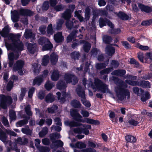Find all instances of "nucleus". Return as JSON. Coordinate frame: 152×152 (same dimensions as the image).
Instances as JSON below:
<instances>
[{
  "label": "nucleus",
  "mask_w": 152,
  "mask_h": 152,
  "mask_svg": "<svg viewBox=\"0 0 152 152\" xmlns=\"http://www.w3.org/2000/svg\"><path fill=\"white\" fill-rule=\"evenodd\" d=\"M70 114L73 120L76 121L83 123L86 122L95 125H99L100 124V122L97 120H94L88 118H86L85 120L82 119V116L76 109H74L71 111Z\"/></svg>",
  "instance_id": "1"
},
{
  "label": "nucleus",
  "mask_w": 152,
  "mask_h": 152,
  "mask_svg": "<svg viewBox=\"0 0 152 152\" xmlns=\"http://www.w3.org/2000/svg\"><path fill=\"white\" fill-rule=\"evenodd\" d=\"M34 14V12L31 10L21 8L19 11L16 10L13 11L11 15V19L13 22L16 23L19 20L20 15L31 16Z\"/></svg>",
  "instance_id": "2"
},
{
  "label": "nucleus",
  "mask_w": 152,
  "mask_h": 152,
  "mask_svg": "<svg viewBox=\"0 0 152 152\" xmlns=\"http://www.w3.org/2000/svg\"><path fill=\"white\" fill-rule=\"evenodd\" d=\"M12 42V43H9L5 42V46L8 50L14 51L16 53H21L22 51L24 50V46L22 42L19 40V41Z\"/></svg>",
  "instance_id": "3"
},
{
  "label": "nucleus",
  "mask_w": 152,
  "mask_h": 152,
  "mask_svg": "<svg viewBox=\"0 0 152 152\" xmlns=\"http://www.w3.org/2000/svg\"><path fill=\"white\" fill-rule=\"evenodd\" d=\"M115 92L118 99L122 101L126 99L127 96L128 99L130 98V94L129 90L122 86L117 87L115 89Z\"/></svg>",
  "instance_id": "4"
},
{
  "label": "nucleus",
  "mask_w": 152,
  "mask_h": 152,
  "mask_svg": "<svg viewBox=\"0 0 152 152\" xmlns=\"http://www.w3.org/2000/svg\"><path fill=\"white\" fill-rule=\"evenodd\" d=\"M126 83L133 86H137L143 88H150V83L148 81L140 80L139 81L132 80H126Z\"/></svg>",
  "instance_id": "5"
},
{
  "label": "nucleus",
  "mask_w": 152,
  "mask_h": 152,
  "mask_svg": "<svg viewBox=\"0 0 152 152\" xmlns=\"http://www.w3.org/2000/svg\"><path fill=\"white\" fill-rule=\"evenodd\" d=\"M91 86L93 89L96 88L104 94L105 93L107 87V85L98 78L95 80L94 83L91 81Z\"/></svg>",
  "instance_id": "6"
},
{
  "label": "nucleus",
  "mask_w": 152,
  "mask_h": 152,
  "mask_svg": "<svg viewBox=\"0 0 152 152\" xmlns=\"http://www.w3.org/2000/svg\"><path fill=\"white\" fill-rule=\"evenodd\" d=\"M1 96L0 106L3 109H6L7 108V104H10L12 103V99L9 96H6L4 94H1Z\"/></svg>",
  "instance_id": "7"
},
{
  "label": "nucleus",
  "mask_w": 152,
  "mask_h": 152,
  "mask_svg": "<svg viewBox=\"0 0 152 152\" xmlns=\"http://www.w3.org/2000/svg\"><path fill=\"white\" fill-rule=\"evenodd\" d=\"M64 78L67 84L72 82V84L75 85L78 81L77 77L75 75L70 73H66L64 75Z\"/></svg>",
  "instance_id": "8"
},
{
  "label": "nucleus",
  "mask_w": 152,
  "mask_h": 152,
  "mask_svg": "<svg viewBox=\"0 0 152 152\" xmlns=\"http://www.w3.org/2000/svg\"><path fill=\"white\" fill-rule=\"evenodd\" d=\"M99 25L100 28H102L103 27L106 26L107 25L110 27L112 23V22L109 19L106 18H104L102 17H100L99 20Z\"/></svg>",
  "instance_id": "9"
},
{
  "label": "nucleus",
  "mask_w": 152,
  "mask_h": 152,
  "mask_svg": "<svg viewBox=\"0 0 152 152\" xmlns=\"http://www.w3.org/2000/svg\"><path fill=\"white\" fill-rule=\"evenodd\" d=\"M10 30L9 26L8 25H6L2 29V31L0 30V35L4 38L8 37L9 39Z\"/></svg>",
  "instance_id": "10"
},
{
  "label": "nucleus",
  "mask_w": 152,
  "mask_h": 152,
  "mask_svg": "<svg viewBox=\"0 0 152 152\" xmlns=\"http://www.w3.org/2000/svg\"><path fill=\"white\" fill-rule=\"evenodd\" d=\"M138 6L141 11L148 13L152 11V8L147 5H145L141 3H138Z\"/></svg>",
  "instance_id": "11"
},
{
  "label": "nucleus",
  "mask_w": 152,
  "mask_h": 152,
  "mask_svg": "<svg viewBox=\"0 0 152 152\" xmlns=\"http://www.w3.org/2000/svg\"><path fill=\"white\" fill-rule=\"evenodd\" d=\"M54 39L56 42L61 43L62 42L64 39V37L62 35V32H58L55 34Z\"/></svg>",
  "instance_id": "12"
},
{
  "label": "nucleus",
  "mask_w": 152,
  "mask_h": 152,
  "mask_svg": "<svg viewBox=\"0 0 152 152\" xmlns=\"http://www.w3.org/2000/svg\"><path fill=\"white\" fill-rule=\"evenodd\" d=\"M73 131L74 133L77 134H81L83 133L86 135H88L89 134V130L84 128L78 127L75 128Z\"/></svg>",
  "instance_id": "13"
},
{
  "label": "nucleus",
  "mask_w": 152,
  "mask_h": 152,
  "mask_svg": "<svg viewBox=\"0 0 152 152\" xmlns=\"http://www.w3.org/2000/svg\"><path fill=\"white\" fill-rule=\"evenodd\" d=\"M56 88L59 90H64L67 87V83L63 80H60L57 82Z\"/></svg>",
  "instance_id": "14"
},
{
  "label": "nucleus",
  "mask_w": 152,
  "mask_h": 152,
  "mask_svg": "<svg viewBox=\"0 0 152 152\" xmlns=\"http://www.w3.org/2000/svg\"><path fill=\"white\" fill-rule=\"evenodd\" d=\"M58 56L56 53L54 52L51 53L49 58L51 64L53 65H56L58 61Z\"/></svg>",
  "instance_id": "15"
},
{
  "label": "nucleus",
  "mask_w": 152,
  "mask_h": 152,
  "mask_svg": "<svg viewBox=\"0 0 152 152\" xmlns=\"http://www.w3.org/2000/svg\"><path fill=\"white\" fill-rule=\"evenodd\" d=\"M24 64V62L22 60H18L14 65L13 69L15 71H18L20 69H22Z\"/></svg>",
  "instance_id": "16"
},
{
  "label": "nucleus",
  "mask_w": 152,
  "mask_h": 152,
  "mask_svg": "<svg viewBox=\"0 0 152 152\" xmlns=\"http://www.w3.org/2000/svg\"><path fill=\"white\" fill-rule=\"evenodd\" d=\"M138 115H131L130 118L131 119H130L128 121L129 124L133 126H137L139 123V122L137 120H135L134 119H135V118H137Z\"/></svg>",
  "instance_id": "17"
},
{
  "label": "nucleus",
  "mask_w": 152,
  "mask_h": 152,
  "mask_svg": "<svg viewBox=\"0 0 152 152\" xmlns=\"http://www.w3.org/2000/svg\"><path fill=\"white\" fill-rule=\"evenodd\" d=\"M106 53L109 56H112L115 52V49L114 47L107 45L105 48Z\"/></svg>",
  "instance_id": "18"
},
{
  "label": "nucleus",
  "mask_w": 152,
  "mask_h": 152,
  "mask_svg": "<svg viewBox=\"0 0 152 152\" xmlns=\"http://www.w3.org/2000/svg\"><path fill=\"white\" fill-rule=\"evenodd\" d=\"M71 10L68 9H66L62 14V17L66 21L70 20L72 17Z\"/></svg>",
  "instance_id": "19"
},
{
  "label": "nucleus",
  "mask_w": 152,
  "mask_h": 152,
  "mask_svg": "<svg viewBox=\"0 0 152 152\" xmlns=\"http://www.w3.org/2000/svg\"><path fill=\"white\" fill-rule=\"evenodd\" d=\"M60 75L57 70L54 69L51 75V80L53 81H57L59 78Z\"/></svg>",
  "instance_id": "20"
},
{
  "label": "nucleus",
  "mask_w": 152,
  "mask_h": 152,
  "mask_svg": "<svg viewBox=\"0 0 152 152\" xmlns=\"http://www.w3.org/2000/svg\"><path fill=\"white\" fill-rule=\"evenodd\" d=\"M44 80L40 75L37 76L33 80V85L35 86L36 85L38 86H40Z\"/></svg>",
  "instance_id": "21"
},
{
  "label": "nucleus",
  "mask_w": 152,
  "mask_h": 152,
  "mask_svg": "<svg viewBox=\"0 0 152 152\" xmlns=\"http://www.w3.org/2000/svg\"><path fill=\"white\" fill-rule=\"evenodd\" d=\"M32 66L33 68V72L34 74L38 75L41 71V66L40 64L37 63H34Z\"/></svg>",
  "instance_id": "22"
},
{
  "label": "nucleus",
  "mask_w": 152,
  "mask_h": 152,
  "mask_svg": "<svg viewBox=\"0 0 152 152\" xmlns=\"http://www.w3.org/2000/svg\"><path fill=\"white\" fill-rule=\"evenodd\" d=\"M111 28L109 30L110 33L114 34H119L121 32V30L120 28H115L114 26L112 23L110 26Z\"/></svg>",
  "instance_id": "23"
},
{
  "label": "nucleus",
  "mask_w": 152,
  "mask_h": 152,
  "mask_svg": "<svg viewBox=\"0 0 152 152\" xmlns=\"http://www.w3.org/2000/svg\"><path fill=\"white\" fill-rule=\"evenodd\" d=\"M76 122L74 121H67L66 122L67 125L71 127H79L82 126V124L80 123V122L76 121Z\"/></svg>",
  "instance_id": "24"
},
{
  "label": "nucleus",
  "mask_w": 152,
  "mask_h": 152,
  "mask_svg": "<svg viewBox=\"0 0 152 152\" xmlns=\"http://www.w3.org/2000/svg\"><path fill=\"white\" fill-rule=\"evenodd\" d=\"M109 59L107 58V60L104 63H97L96 66V67L97 69H104L105 68L109 63Z\"/></svg>",
  "instance_id": "25"
},
{
  "label": "nucleus",
  "mask_w": 152,
  "mask_h": 152,
  "mask_svg": "<svg viewBox=\"0 0 152 152\" xmlns=\"http://www.w3.org/2000/svg\"><path fill=\"white\" fill-rule=\"evenodd\" d=\"M115 14L121 20H128L129 16L124 12L120 11L118 13L116 12Z\"/></svg>",
  "instance_id": "26"
},
{
  "label": "nucleus",
  "mask_w": 152,
  "mask_h": 152,
  "mask_svg": "<svg viewBox=\"0 0 152 152\" xmlns=\"http://www.w3.org/2000/svg\"><path fill=\"white\" fill-rule=\"evenodd\" d=\"M78 96L82 98H85V91L80 86L77 88L76 89Z\"/></svg>",
  "instance_id": "27"
},
{
  "label": "nucleus",
  "mask_w": 152,
  "mask_h": 152,
  "mask_svg": "<svg viewBox=\"0 0 152 152\" xmlns=\"http://www.w3.org/2000/svg\"><path fill=\"white\" fill-rule=\"evenodd\" d=\"M78 33V32L77 31H75L72 32L67 37L66 41L67 42H71L73 39L75 38L77 36L76 34Z\"/></svg>",
  "instance_id": "28"
},
{
  "label": "nucleus",
  "mask_w": 152,
  "mask_h": 152,
  "mask_svg": "<svg viewBox=\"0 0 152 152\" xmlns=\"http://www.w3.org/2000/svg\"><path fill=\"white\" fill-rule=\"evenodd\" d=\"M24 37L26 39H35V35L33 33L31 30H27L25 32Z\"/></svg>",
  "instance_id": "29"
},
{
  "label": "nucleus",
  "mask_w": 152,
  "mask_h": 152,
  "mask_svg": "<svg viewBox=\"0 0 152 152\" xmlns=\"http://www.w3.org/2000/svg\"><path fill=\"white\" fill-rule=\"evenodd\" d=\"M55 100V98L52 94L49 93L45 96V101L47 103H51Z\"/></svg>",
  "instance_id": "30"
},
{
  "label": "nucleus",
  "mask_w": 152,
  "mask_h": 152,
  "mask_svg": "<svg viewBox=\"0 0 152 152\" xmlns=\"http://www.w3.org/2000/svg\"><path fill=\"white\" fill-rule=\"evenodd\" d=\"M15 57V54L13 53H10L8 54L9 60V66L10 67H12L14 63V60Z\"/></svg>",
  "instance_id": "31"
},
{
  "label": "nucleus",
  "mask_w": 152,
  "mask_h": 152,
  "mask_svg": "<svg viewBox=\"0 0 152 152\" xmlns=\"http://www.w3.org/2000/svg\"><path fill=\"white\" fill-rule=\"evenodd\" d=\"M125 139L127 142L134 143L136 142L137 140L135 137L131 135L125 136Z\"/></svg>",
  "instance_id": "32"
},
{
  "label": "nucleus",
  "mask_w": 152,
  "mask_h": 152,
  "mask_svg": "<svg viewBox=\"0 0 152 152\" xmlns=\"http://www.w3.org/2000/svg\"><path fill=\"white\" fill-rule=\"evenodd\" d=\"M21 35L19 33H18L15 35L12 34H10L9 37V39L11 40L12 42L18 41L16 39H19Z\"/></svg>",
  "instance_id": "33"
},
{
  "label": "nucleus",
  "mask_w": 152,
  "mask_h": 152,
  "mask_svg": "<svg viewBox=\"0 0 152 152\" xmlns=\"http://www.w3.org/2000/svg\"><path fill=\"white\" fill-rule=\"evenodd\" d=\"M36 47L33 44L29 43L27 46V49L31 53L34 54L36 50Z\"/></svg>",
  "instance_id": "34"
},
{
  "label": "nucleus",
  "mask_w": 152,
  "mask_h": 152,
  "mask_svg": "<svg viewBox=\"0 0 152 152\" xmlns=\"http://www.w3.org/2000/svg\"><path fill=\"white\" fill-rule=\"evenodd\" d=\"M7 133L0 128V140L3 142H6L7 139Z\"/></svg>",
  "instance_id": "35"
},
{
  "label": "nucleus",
  "mask_w": 152,
  "mask_h": 152,
  "mask_svg": "<svg viewBox=\"0 0 152 152\" xmlns=\"http://www.w3.org/2000/svg\"><path fill=\"white\" fill-rule=\"evenodd\" d=\"M71 104L73 107L77 108H80L82 105L80 102L75 99L72 101Z\"/></svg>",
  "instance_id": "36"
},
{
  "label": "nucleus",
  "mask_w": 152,
  "mask_h": 152,
  "mask_svg": "<svg viewBox=\"0 0 152 152\" xmlns=\"http://www.w3.org/2000/svg\"><path fill=\"white\" fill-rule=\"evenodd\" d=\"M53 45L50 41L44 44L42 46V49L43 51L50 50L53 48Z\"/></svg>",
  "instance_id": "37"
},
{
  "label": "nucleus",
  "mask_w": 152,
  "mask_h": 152,
  "mask_svg": "<svg viewBox=\"0 0 152 152\" xmlns=\"http://www.w3.org/2000/svg\"><path fill=\"white\" fill-rule=\"evenodd\" d=\"M49 42V40L48 38L45 37H41L38 40V43L39 45L42 46L46 43Z\"/></svg>",
  "instance_id": "38"
},
{
  "label": "nucleus",
  "mask_w": 152,
  "mask_h": 152,
  "mask_svg": "<svg viewBox=\"0 0 152 152\" xmlns=\"http://www.w3.org/2000/svg\"><path fill=\"white\" fill-rule=\"evenodd\" d=\"M112 37L107 35H104L103 37V42L106 44H109L112 42Z\"/></svg>",
  "instance_id": "39"
},
{
  "label": "nucleus",
  "mask_w": 152,
  "mask_h": 152,
  "mask_svg": "<svg viewBox=\"0 0 152 152\" xmlns=\"http://www.w3.org/2000/svg\"><path fill=\"white\" fill-rule=\"evenodd\" d=\"M49 56L48 55H45L42 60V65L43 66H46L49 62Z\"/></svg>",
  "instance_id": "40"
},
{
  "label": "nucleus",
  "mask_w": 152,
  "mask_h": 152,
  "mask_svg": "<svg viewBox=\"0 0 152 152\" xmlns=\"http://www.w3.org/2000/svg\"><path fill=\"white\" fill-rule=\"evenodd\" d=\"M21 131L23 133L28 135H31L32 132L28 126H26V128H22Z\"/></svg>",
  "instance_id": "41"
},
{
  "label": "nucleus",
  "mask_w": 152,
  "mask_h": 152,
  "mask_svg": "<svg viewBox=\"0 0 152 152\" xmlns=\"http://www.w3.org/2000/svg\"><path fill=\"white\" fill-rule=\"evenodd\" d=\"M0 127H1L4 130V131H5L7 134L14 137L16 136L17 134L14 132L5 129L1 124V126H0Z\"/></svg>",
  "instance_id": "42"
},
{
  "label": "nucleus",
  "mask_w": 152,
  "mask_h": 152,
  "mask_svg": "<svg viewBox=\"0 0 152 152\" xmlns=\"http://www.w3.org/2000/svg\"><path fill=\"white\" fill-rule=\"evenodd\" d=\"M48 132V129L46 127H44L42 130L39 132V136L41 137H43L46 135Z\"/></svg>",
  "instance_id": "43"
},
{
  "label": "nucleus",
  "mask_w": 152,
  "mask_h": 152,
  "mask_svg": "<svg viewBox=\"0 0 152 152\" xmlns=\"http://www.w3.org/2000/svg\"><path fill=\"white\" fill-rule=\"evenodd\" d=\"M91 48V45L90 43L88 42H86L84 44L83 46V50L84 51L88 53Z\"/></svg>",
  "instance_id": "44"
},
{
  "label": "nucleus",
  "mask_w": 152,
  "mask_h": 152,
  "mask_svg": "<svg viewBox=\"0 0 152 152\" xmlns=\"http://www.w3.org/2000/svg\"><path fill=\"white\" fill-rule=\"evenodd\" d=\"M49 2L46 1L43 3L42 6V9L43 11H46L49 9Z\"/></svg>",
  "instance_id": "45"
},
{
  "label": "nucleus",
  "mask_w": 152,
  "mask_h": 152,
  "mask_svg": "<svg viewBox=\"0 0 152 152\" xmlns=\"http://www.w3.org/2000/svg\"><path fill=\"white\" fill-rule=\"evenodd\" d=\"M26 114L29 116H31L32 115V113L31 110V106L28 104L24 108Z\"/></svg>",
  "instance_id": "46"
},
{
  "label": "nucleus",
  "mask_w": 152,
  "mask_h": 152,
  "mask_svg": "<svg viewBox=\"0 0 152 152\" xmlns=\"http://www.w3.org/2000/svg\"><path fill=\"white\" fill-rule=\"evenodd\" d=\"M52 142L53 143H56L57 144L54 145L55 147H61L64 145L63 142L61 140H56L52 141Z\"/></svg>",
  "instance_id": "47"
},
{
  "label": "nucleus",
  "mask_w": 152,
  "mask_h": 152,
  "mask_svg": "<svg viewBox=\"0 0 152 152\" xmlns=\"http://www.w3.org/2000/svg\"><path fill=\"white\" fill-rule=\"evenodd\" d=\"M46 31L48 34L52 35L53 34L54 31L53 29L52 24L50 23L48 26L47 28Z\"/></svg>",
  "instance_id": "48"
},
{
  "label": "nucleus",
  "mask_w": 152,
  "mask_h": 152,
  "mask_svg": "<svg viewBox=\"0 0 152 152\" xmlns=\"http://www.w3.org/2000/svg\"><path fill=\"white\" fill-rule=\"evenodd\" d=\"M60 134L57 132L53 133L50 134V137L51 140L53 141L56 140V138L59 139L60 138Z\"/></svg>",
  "instance_id": "49"
},
{
  "label": "nucleus",
  "mask_w": 152,
  "mask_h": 152,
  "mask_svg": "<svg viewBox=\"0 0 152 152\" xmlns=\"http://www.w3.org/2000/svg\"><path fill=\"white\" fill-rule=\"evenodd\" d=\"M113 67H109L105 68L100 72L101 75H102L104 74H107L110 73L113 70Z\"/></svg>",
  "instance_id": "50"
},
{
  "label": "nucleus",
  "mask_w": 152,
  "mask_h": 152,
  "mask_svg": "<svg viewBox=\"0 0 152 152\" xmlns=\"http://www.w3.org/2000/svg\"><path fill=\"white\" fill-rule=\"evenodd\" d=\"M81 101L83 104L86 107H89L91 106V104L88 100L86 99V97L85 98H82L81 99Z\"/></svg>",
  "instance_id": "51"
},
{
  "label": "nucleus",
  "mask_w": 152,
  "mask_h": 152,
  "mask_svg": "<svg viewBox=\"0 0 152 152\" xmlns=\"http://www.w3.org/2000/svg\"><path fill=\"white\" fill-rule=\"evenodd\" d=\"M152 24V19L147 20H143L141 23V25L145 27L149 26Z\"/></svg>",
  "instance_id": "52"
},
{
  "label": "nucleus",
  "mask_w": 152,
  "mask_h": 152,
  "mask_svg": "<svg viewBox=\"0 0 152 152\" xmlns=\"http://www.w3.org/2000/svg\"><path fill=\"white\" fill-rule=\"evenodd\" d=\"M136 47L138 48L139 49L142 50H147L149 48L148 46H143L141 45L140 43H137L136 44Z\"/></svg>",
  "instance_id": "53"
},
{
  "label": "nucleus",
  "mask_w": 152,
  "mask_h": 152,
  "mask_svg": "<svg viewBox=\"0 0 152 152\" xmlns=\"http://www.w3.org/2000/svg\"><path fill=\"white\" fill-rule=\"evenodd\" d=\"M28 123V121L26 120H20L17 122L16 123V126L17 127H18V125L20 127H22L23 126L26 125Z\"/></svg>",
  "instance_id": "54"
},
{
  "label": "nucleus",
  "mask_w": 152,
  "mask_h": 152,
  "mask_svg": "<svg viewBox=\"0 0 152 152\" xmlns=\"http://www.w3.org/2000/svg\"><path fill=\"white\" fill-rule=\"evenodd\" d=\"M63 23L64 21L62 19H60L58 22L57 23L56 28L57 30H60L61 29Z\"/></svg>",
  "instance_id": "55"
},
{
  "label": "nucleus",
  "mask_w": 152,
  "mask_h": 152,
  "mask_svg": "<svg viewBox=\"0 0 152 152\" xmlns=\"http://www.w3.org/2000/svg\"><path fill=\"white\" fill-rule=\"evenodd\" d=\"M122 45L126 49H129L131 48V45L128 42L126 41H123L121 42Z\"/></svg>",
  "instance_id": "56"
},
{
  "label": "nucleus",
  "mask_w": 152,
  "mask_h": 152,
  "mask_svg": "<svg viewBox=\"0 0 152 152\" xmlns=\"http://www.w3.org/2000/svg\"><path fill=\"white\" fill-rule=\"evenodd\" d=\"M39 150L40 152H49L50 149L48 147L41 146L39 148Z\"/></svg>",
  "instance_id": "57"
},
{
  "label": "nucleus",
  "mask_w": 152,
  "mask_h": 152,
  "mask_svg": "<svg viewBox=\"0 0 152 152\" xmlns=\"http://www.w3.org/2000/svg\"><path fill=\"white\" fill-rule=\"evenodd\" d=\"M66 25L67 28L71 30L73 28V23L70 20L66 21Z\"/></svg>",
  "instance_id": "58"
},
{
  "label": "nucleus",
  "mask_w": 152,
  "mask_h": 152,
  "mask_svg": "<svg viewBox=\"0 0 152 152\" xmlns=\"http://www.w3.org/2000/svg\"><path fill=\"white\" fill-rule=\"evenodd\" d=\"M76 147L77 148H84L86 147V145L82 142H77L75 144Z\"/></svg>",
  "instance_id": "59"
},
{
  "label": "nucleus",
  "mask_w": 152,
  "mask_h": 152,
  "mask_svg": "<svg viewBox=\"0 0 152 152\" xmlns=\"http://www.w3.org/2000/svg\"><path fill=\"white\" fill-rule=\"evenodd\" d=\"M45 88L48 91L50 90L53 87V85L52 83L47 82L45 86Z\"/></svg>",
  "instance_id": "60"
},
{
  "label": "nucleus",
  "mask_w": 152,
  "mask_h": 152,
  "mask_svg": "<svg viewBox=\"0 0 152 152\" xmlns=\"http://www.w3.org/2000/svg\"><path fill=\"white\" fill-rule=\"evenodd\" d=\"M111 64L115 69L117 68L119 65L118 61L117 60H112Z\"/></svg>",
  "instance_id": "61"
},
{
  "label": "nucleus",
  "mask_w": 152,
  "mask_h": 152,
  "mask_svg": "<svg viewBox=\"0 0 152 152\" xmlns=\"http://www.w3.org/2000/svg\"><path fill=\"white\" fill-rule=\"evenodd\" d=\"M13 85V82L12 81H10L7 84L6 88L8 91H10L12 88Z\"/></svg>",
  "instance_id": "62"
},
{
  "label": "nucleus",
  "mask_w": 152,
  "mask_h": 152,
  "mask_svg": "<svg viewBox=\"0 0 152 152\" xmlns=\"http://www.w3.org/2000/svg\"><path fill=\"white\" fill-rule=\"evenodd\" d=\"M9 116L12 120H15L16 118V113L15 111L13 110H12L9 112Z\"/></svg>",
  "instance_id": "63"
},
{
  "label": "nucleus",
  "mask_w": 152,
  "mask_h": 152,
  "mask_svg": "<svg viewBox=\"0 0 152 152\" xmlns=\"http://www.w3.org/2000/svg\"><path fill=\"white\" fill-rule=\"evenodd\" d=\"M58 108V106L56 105H55L54 106L48 108V110L49 113H53L55 112V110Z\"/></svg>",
  "instance_id": "64"
}]
</instances>
